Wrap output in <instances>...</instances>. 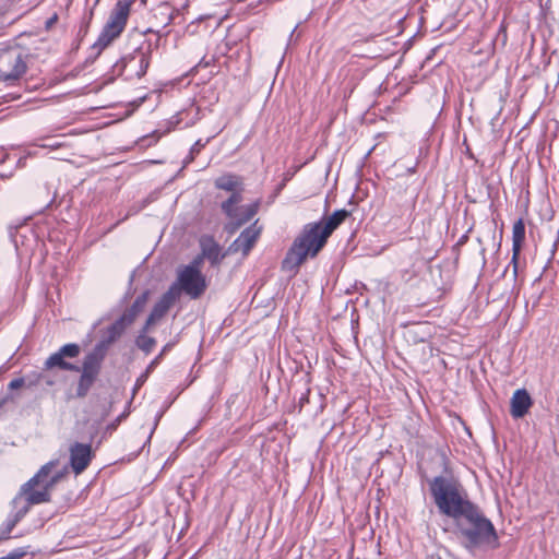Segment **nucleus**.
<instances>
[{
  "mask_svg": "<svg viewBox=\"0 0 559 559\" xmlns=\"http://www.w3.org/2000/svg\"><path fill=\"white\" fill-rule=\"evenodd\" d=\"M431 498L440 514L453 520L456 533L464 539V547L473 552L481 545L499 546L492 522L477 504L469 500L461 481L452 475H439L429 481Z\"/></svg>",
  "mask_w": 559,
  "mask_h": 559,
  "instance_id": "nucleus-1",
  "label": "nucleus"
},
{
  "mask_svg": "<svg viewBox=\"0 0 559 559\" xmlns=\"http://www.w3.org/2000/svg\"><path fill=\"white\" fill-rule=\"evenodd\" d=\"M349 214L345 209L336 210L326 218L306 224L287 250L281 264L282 271L296 275L308 258L318 255L332 233Z\"/></svg>",
  "mask_w": 559,
  "mask_h": 559,
  "instance_id": "nucleus-2",
  "label": "nucleus"
},
{
  "mask_svg": "<svg viewBox=\"0 0 559 559\" xmlns=\"http://www.w3.org/2000/svg\"><path fill=\"white\" fill-rule=\"evenodd\" d=\"M55 462H48L26 481L12 500V512L0 526V543L9 539L12 530L27 514L29 507L49 501V489L55 484L56 478L49 477Z\"/></svg>",
  "mask_w": 559,
  "mask_h": 559,
  "instance_id": "nucleus-3",
  "label": "nucleus"
},
{
  "mask_svg": "<svg viewBox=\"0 0 559 559\" xmlns=\"http://www.w3.org/2000/svg\"><path fill=\"white\" fill-rule=\"evenodd\" d=\"M152 49V43L144 41L141 46L121 57L114 64V73L119 76L123 75L127 81L143 78L151 63Z\"/></svg>",
  "mask_w": 559,
  "mask_h": 559,
  "instance_id": "nucleus-4",
  "label": "nucleus"
},
{
  "mask_svg": "<svg viewBox=\"0 0 559 559\" xmlns=\"http://www.w3.org/2000/svg\"><path fill=\"white\" fill-rule=\"evenodd\" d=\"M242 199V193L237 191L221 203L222 212L229 218L225 225L228 234L236 233L242 225L250 222L259 210V202L241 206Z\"/></svg>",
  "mask_w": 559,
  "mask_h": 559,
  "instance_id": "nucleus-5",
  "label": "nucleus"
},
{
  "mask_svg": "<svg viewBox=\"0 0 559 559\" xmlns=\"http://www.w3.org/2000/svg\"><path fill=\"white\" fill-rule=\"evenodd\" d=\"M207 288V281L202 271H194L192 267H179L176 280L169 286L176 298L182 294L190 299H199Z\"/></svg>",
  "mask_w": 559,
  "mask_h": 559,
  "instance_id": "nucleus-6",
  "label": "nucleus"
},
{
  "mask_svg": "<svg viewBox=\"0 0 559 559\" xmlns=\"http://www.w3.org/2000/svg\"><path fill=\"white\" fill-rule=\"evenodd\" d=\"M24 56L16 49H5L0 52V83L5 86L14 83L26 72Z\"/></svg>",
  "mask_w": 559,
  "mask_h": 559,
  "instance_id": "nucleus-7",
  "label": "nucleus"
},
{
  "mask_svg": "<svg viewBox=\"0 0 559 559\" xmlns=\"http://www.w3.org/2000/svg\"><path fill=\"white\" fill-rule=\"evenodd\" d=\"M103 360L99 354L88 353L85 355L79 371L81 376L78 381L75 397L83 399L88 394L100 373Z\"/></svg>",
  "mask_w": 559,
  "mask_h": 559,
  "instance_id": "nucleus-8",
  "label": "nucleus"
},
{
  "mask_svg": "<svg viewBox=\"0 0 559 559\" xmlns=\"http://www.w3.org/2000/svg\"><path fill=\"white\" fill-rule=\"evenodd\" d=\"M81 353V347L76 343H68L61 346L56 353L51 354L45 361L44 368L50 370L58 368L66 371H80L78 365L67 361V358H76Z\"/></svg>",
  "mask_w": 559,
  "mask_h": 559,
  "instance_id": "nucleus-9",
  "label": "nucleus"
},
{
  "mask_svg": "<svg viewBox=\"0 0 559 559\" xmlns=\"http://www.w3.org/2000/svg\"><path fill=\"white\" fill-rule=\"evenodd\" d=\"M123 31L124 27L107 20L100 34L98 35V38L91 46V56L88 57V60L94 61L106 47H108L116 38L121 35Z\"/></svg>",
  "mask_w": 559,
  "mask_h": 559,
  "instance_id": "nucleus-10",
  "label": "nucleus"
},
{
  "mask_svg": "<svg viewBox=\"0 0 559 559\" xmlns=\"http://www.w3.org/2000/svg\"><path fill=\"white\" fill-rule=\"evenodd\" d=\"M261 229L262 228L258 226V222H254L252 225L245 228L229 246L228 252H241L242 255H247L259 239Z\"/></svg>",
  "mask_w": 559,
  "mask_h": 559,
  "instance_id": "nucleus-11",
  "label": "nucleus"
},
{
  "mask_svg": "<svg viewBox=\"0 0 559 559\" xmlns=\"http://www.w3.org/2000/svg\"><path fill=\"white\" fill-rule=\"evenodd\" d=\"M130 324L131 323H127V319L120 316L114 323H111L106 329L105 333L102 336V340L95 345L91 353L99 354L102 355V359H104L106 350L109 347V345L114 343L117 338H119Z\"/></svg>",
  "mask_w": 559,
  "mask_h": 559,
  "instance_id": "nucleus-12",
  "label": "nucleus"
},
{
  "mask_svg": "<svg viewBox=\"0 0 559 559\" xmlns=\"http://www.w3.org/2000/svg\"><path fill=\"white\" fill-rule=\"evenodd\" d=\"M69 451H70V465H71L73 472L76 475H79L88 466V464L92 460L91 444L74 442L70 447Z\"/></svg>",
  "mask_w": 559,
  "mask_h": 559,
  "instance_id": "nucleus-13",
  "label": "nucleus"
},
{
  "mask_svg": "<svg viewBox=\"0 0 559 559\" xmlns=\"http://www.w3.org/2000/svg\"><path fill=\"white\" fill-rule=\"evenodd\" d=\"M525 238V225L522 218H519L512 228V259L509 265H512L514 278L518 276V259Z\"/></svg>",
  "mask_w": 559,
  "mask_h": 559,
  "instance_id": "nucleus-14",
  "label": "nucleus"
},
{
  "mask_svg": "<svg viewBox=\"0 0 559 559\" xmlns=\"http://www.w3.org/2000/svg\"><path fill=\"white\" fill-rule=\"evenodd\" d=\"M200 248L203 257L214 266L218 265L226 255L212 236H202L200 238Z\"/></svg>",
  "mask_w": 559,
  "mask_h": 559,
  "instance_id": "nucleus-15",
  "label": "nucleus"
},
{
  "mask_svg": "<svg viewBox=\"0 0 559 559\" xmlns=\"http://www.w3.org/2000/svg\"><path fill=\"white\" fill-rule=\"evenodd\" d=\"M532 405V399L525 389L516 390L511 397L510 413L513 418L524 417Z\"/></svg>",
  "mask_w": 559,
  "mask_h": 559,
  "instance_id": "nucleus-16",
  "label": "nucleus"
},
{
  "mask_svg": "<svg viewBox=\"0 0 559 559\" xmlns=\"http://www.w3.org/2000/svg\"><path fill=\"white\" fill-rule=\"evenodd\" d=\"M214 186L216 189L224 190L234 193L240 191L243 192V182L241 177L234 174H225L215 179Z\"/></svg>",
  "mask_w": 559,
  "mask_h": 559,
  "instance_id": "nucleus-17",
  "label": "nucleus"
},
{
  "mask_svg": "<svg viewBox=\"0 0 559 559\" xmlns=\"http://www.w3.org/2000/svg\"><path fill=\"white\" fill-rule=\"evenodd\" d=\"M131 0H119L110 12L108 20L126 28L130 11Z\"/></svg>",
  "mask_w": 559,
  "mask_h": 559,
  "instance_id": "nucleus-18",
  "label": "nucleus"
},
{
  "mask_svg": "<svg viewBox=\"0 0 559 559\" xmlns=\"http://www.w3.org/2000/svg\"><path fill=\"white\" fill-rule=\"evenodd\" d=\"M177 300L178 299L176 298L175 294L167 289L154 305L150 316L156 320L162 319Z\"/></svg>",
  "mask_w": 559,
  "mask_h": 559,
  "instance_id": "nucleus-19",
  "label": "nucleus"
},
{
  "mask_svg": "<svg viewBox=\"0 0 559 559\" xmlns=\"http://www.w3.org/2000/svg\"><path fill=\"white\" fill-rule=\"evenodd\" d=\"M148 298V292L145 290L142 294H140L131 307L127 309L121 316L127 319V323H132L138 314L144 309Z\"/></svg>",
  "mask_w": 559,
  "mask_h": 559,
  "instance_id": "nucleus-20",
  "label": "nucleus"
},
{
  "mask_svg": "<svg viewBox=\"0 0 559 559\" xmlns=\"http://www.w3.org/2000/svg\"><path fill=\"white\" fill-rule=\"evenodd\" d=\"M9 237L12 243L14 245L16 251L20 250V247H24L25 240L29 238L26 234L22 233L21 229L13 226L9 227Z\"/></svg>",
  "mask_w": 559,
  "mask_h": 559,
  "instance_id": "nucleus-21",
  "label": "nucleus"
},
{
  "mask_svg": "<svg viewBox=\"0 0 559 559\" xmlns=\"http://www.w3.org/2000/svg\"><path fill=\"white\" fill-rule=\"evenodd\" d=\"M135 345L145 354H150L156 345V341L147 334H139L135 338Z\"/></svg>",
  "mask_w": 559,
  "mask_h": 559,
  "instance_id": "nucleus-22",
  "label": "nucleus"
},
{
  "mask_svg": "<svg viewBox=\"0 0 559 559\" xmlns=\"http://www.w3.org/2000/svg\"><path fill=\"white\" fill-rule=\"evenodd\" d=\"M176 342L165 344L159 354L147 365V371H153L162 361L163 357L175 346Z\"/></svg>",
  "mask_w": 559,
  "mask_h": 559,
  "instance_id": "nucleus-23",
  "label": "nucleus"
},
{
  "mask_svg": "<svg viewBox=\"0 0 559 559\" xmlns=\"http://www.w3.org/2000/svg\"><path fill=\"white\" fill-rule=\"evenodd\" d=\"M63 145L62 142L55 138L46 139L41 144H39L40 147L44 148H50V150H57Z\"/></svg>",
  "mask_w": 559,
  "mask_h": 559,
  "instance_id": "nucleus-24",
  "label": "nucleus"
},
{
  "mask_svg": "<svg viewBox=\"0 0 559 559\" xmlns=\"http://www.w3.org/2000/svg\"><path fill=\"white\" fill-rule=\"evenodd\" d=\"M203 254L197 255L189 264L182 265L181 267H192L194 271H201V265L203 262Z\"/></svg>",
  "mask_w": 559,
  "mask_h": 559,
  "instance_id": "nucleus-25",
  "label": "nucleus"
},
{
  "mask_svg": "<svg viewBox=\"0 0 559 559\" xmlns=\"http://www.w3.org/2000/svg\"><path fill=\"white\" fill-rule=\"evenodd\" d=\"M205 146V143L202 140L195 141V143L190 148V160H193L195 155L200 153V151Z\"/></svg>",
  "mask_w": 559,
  "mask_h": 559,
  "instance_id": "nucleus-26",
  "label": "nucleus"
},
{
  "mask_svg": "<svg viewBox=\"0 0 559 559\" xmlns=\"http://www.w3.org/2000/svg\"><path fill=\"white\" fill-rule=\"evenodd\" d=\"M88 27H90V20H83L80 23L79 31H78V37L80 39H83L86 36V34L88 33Z\"/></svg>",
  "mask_w": 559,
  "mask_h": 559,
  "instance_id": "nucleus-27",
  "label": "nucleus"
},
{
  "mask_svg": "<svg viewBox=\"0 0 559 559\" xmlns=\"http://www.w3.org/2000/svg\"><path fill=\"white\" fill-rule=\"evenodd\" d=\"M160 136H162V134L158 131H154L151 134L144 136L143 141L147 142L146 145H152V144L156 143Z\"/></svg>",
  "mask_w": 559,
  "mask_h": 559,
  "instance_id": "nucleus-28",
  "label": "nucleus"
},
{
  "mask_svg": "<svg viewBox=\"0 0 559 559\" xmlns=\"http://www.w3.org/2000/svg\"><path fill=\"white\" fill-rule=\"evenodd\" d=\"M24 383H25L24 378H15L9 382L8 386L10 390H16V389L22 388L24 385Z\"/></svg>",
  "mask_w": 559,
  "mask_h": 559,
  "instance_id": "nucleus-29",
  "label": "nucleus"
},
{
  "mask_svg": "<svg viewBox=\"0 0 559 559\" xmlns=\"http://www.w3.org/2000/svg\"><path fill=\"white\" fill-rule=\"evenodd\" d=\"M157 320L155 318H153L152 316L148 314L146 321H145V324L143 325V328L141 329L140 333L139 334H147L148 330H150V326L152 324H154Z\"/></svg>",
  "mask_w": 559,
  "mask_h": 559,
  "instance_id": "nucleus-30",
  "label": "nucleus"
},
{
  "mask_svg": "<svg viewBox=\"0 0 559 559\" xmlns=\"http://www.w3.org/2000/svg\"><path fill=\"white\" fill-rule=\"evenodd\" d=\"M310 389H307L299 397L298 404L300 409L309 403Z\"/></svg>",
  "mask_w": 559,
  "mask_h": 559,
  "instance_id": "nucleus-31",
  "label": "nucleus"
},
{
  "mask_svg": "<svg viewBox=\"0 0 559 559\" xmlns=\"http://www.w3.org/2000/svg\"><path fill=\"white\" fill-rule=\"evenodd\" d=\"M151 372L152 371H147L146 368L145 371L136 379L135 386H141L146 381Z\"/></svg>",
  "mask_w": 559,
  "mask_h": 559,
  "instance_id": "nucleus-32",
  "label": "nucleus"
},
{
  "mask_svg": "<svg viewBox=\"0 0 559 559\" xmlns=\"http://www.w3.org/2000/svg\"><path fill=\"white\" fill-rule=\"evenodd\" d=\"M25 552L20 550H14L10 552L7 557H2L0 559H19L21 558Z\"/></svg>",
  "mask_w": 559,
  "mask_h": 559,
  "instance_id": "nucleus-33",
  "label": "nucleus"
},
{
  "mask_svg": "<svg viewBox=\"0 0 559 559\" xmlns=\"http://www.w3.org/2000/svg\"><path fill=\"white\" fill-rule=\"evenodd\" d=\"M58 20V15L55 13L52 16H50L46 22H45V28L46 29H50L51 26L57 22Z\"/></svg>",
  "mask_w": 559,
  "mask_h": 559,
  "instance_id": "nucleus-34",
  "label": "nucleus"
},
{
  "mask_svg": "<svg viewBox=\"0 0 559 559\" xmlns=\"http://www.w3.org/2000/svg\"><path fill=\"white\" fill-rule=\"evenodd\" d=\"M467 239H468V235H467V234H464V235H463V236H461V238L459 239L457 245H459V246L464 245V243L467 241Z\"/></svg>",
  "mask_w": 559,
  "mask_h": 559,
  "instance_id": "nucleus-35",
  "label": "nucleus"
},
{
  "mask_svg": "<svg viewBox=\"0 0 559 559\" xmlns=\"http://www.w3.org/2000/svg\"><path fill=\"white\" fill-rule=\"evenodd\" d=\"M159 417H160V415H158V416L156 417V419H155V424H154V427H153V429L151 430V433H150V436L147 437L146 442H150V440H151V438H152V435H153V431H154L155 427L157 426V421H158Z\"/></svg>",
  "mask_w": 559,
  "mask_h": 559,
  "instance_id": "nucleus-36",
  "label": "nucleus"
},
{
  "mask_svg": "<svg viewBox=\"0 0 559 559\" xmlns=\"http://www.w3.org/2000/svg\"><path fill=\"white\" fill-rule=\"evenodd\" d=\"M139 210H140V209H133V207H131V209L129 210V212H128V214H127V216H126V217H128L129 215H133V214L138 213V212H139Z\"/></svg>",
  "mask_w": 559,
  "mask_h": 559,
  "instance_id": "nucleus-37",
  "label": "nucleus"
},
{
  "mask_svg": "<svg viewBox=\"0 0 559 559\" xmlns=\"http://www.w3.org/2000/svg\"><path fill=\"white\" fill-rule=\"evenodd\" d=\"M499 33H503L506 35V25H504V22L501 23L500 27H499Z\"/></svg>",
  "mask_w": 559,
  "mask_h": 559,
  "instance_id": "nucleus-38",
  "label": "nucleus"
},
{
  "mask_svg": "<svg viewBox=\"0 0 559 559\" xmlns=\"http://www.w3.org/2000/svg\"><path fill=\"white\" fill-rule=\"evenodd\" d=\"M191 162H192V160H190V154H189V155L186 157V159H185V164L187 165V164H189V163H191Z\"/></svg>",
  "mask_w": 559,
  "mask_h": 559,
  "instance_id": "nucleus-39",
  "label": "nucleus"
},
{
  "mask_svg": "<svg viewBox=\"0 0 559 559\" xmlns=\"http://www.w3.org/2000/svg\"><path fill=\"white\" fill-rule=\"evenodd\" d=\"M47 383L52 385V384H53V381H52V380H49Z\"/></svg>",
  "mask_w": 559,
  "mask_h": 559,
  "instance_id": "nucleus-40",
  "label": "nucleus"
},
{
  "mask_svg": "<svg viewBox=\"0 0 559 559\" xmlns=\"http://www.w3.org/2000/svg\"><path fill=\"white\" fill-rule=\"evenodd\" d=\"M47 383L52 385V384H53V381H52V380H49Z\"/></svg>",
  "mask_w": 559,
  "mask_h": 559,
  "instance_id": "nucleus-41",
  "label": "nucleus"
},
{
  "mask_svg": "<svg viewBox=\"0 0 559 559\" xmlns=\"http://www.w3.org/2000/svg\"><path fill=\"white\" fill-rule=\"evenodd\" d=\"M141 1H142V3H145V2H146V0H141Z\"/></svg>",
  "mask_w": 559,
  "mask_h": 559,
  "instance_id": "nucleus-42",
  "label": "nucleus"
}]
</instances>
